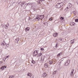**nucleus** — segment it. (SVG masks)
Returning <instances> with one entry per match:
<instances>
[{"label":"nucleus","mask_w":78,"mask_h":78,"mask_svg":"<svg viewBox=\"0 0 78 78\" xmlns=\"http://www.w3.org/2000/svg\"><path fill=\"white\" fill-rule=\"evenodd\" d=\"M4 27L6 28V29H8V26H9V24H8V23H7V25H5Z\"/></svg>","instance_id":"10"},{"label":"nucleus","mask_w":78,"mask_h":78,"mask_svg":"<svg viewBox=\"0 0 78 78\" xmlns=\"http://www.w3.org/2000/svg\"><path fill=\"white\" fill-rule=\"evenodd\" d=\"M53 63V62L52 61H49V64H50V65H51V64Z\"/></svg>","instance_id":"21"},{"label":"nucleus","mask_w":78,"mask_h":78,"mask_svg":"<svg viewBox=\"0 0 78 78\" xmlns=\"http://www.w3.org/2000/svg\"><path fill=\"white\" fill-rule=\"evenodd\" d=\"M63 5H64V3H61L56 5L55 6V7L57 8H61Z\"/></svg>","instance_id":"1"},{"label":"nucleus","mask_w":78,"mask_h":78,"mask_svg":"<svg viewBox=\"0 0 78 78\" xmlns=\"http://www.w3.org/2000/svg\"><path fill=\"white\" fill-rule=\"evenodd\" d=\"M44 50V49L43 48H41V51H43V50Z\"/></svg>","instance_id":"39"},{"label":"nucleus","mask_w":78,"mask_h":78,"mask_svg":"<svg viewBox=\"0 0 78 78\" xmlns=\"http://www.w3.org/2000/svg\"><path fill=\"white\" fill-rule=\"evenodd\" d=\"M49 20H52V18H51L49 19Z\"/></svg>","instance_id":"43"},{"label":"nucleus","mask_w":78,"mask_h":78,"mask_svg":"<svg viewBox=\"0 0 78 78\" xmlns=\"http://www.w3.org/2000/svg\"><path fill=\"white\" fill-rule=\"evenodd\" d=\"M7 45H8V46H9V44H7Z\"/></svg>","instance_id":"46"},{"label":"nucleus","mask_w":78,"mask_h":78,"mask_svg":"<svg viewBox=\"0 0 78 78\" xmlns=\"http://www.w3.org/2000/svg\"><path fill=\"white\" fill-rule=\"evenodd\" d=\"M30 77L31 78H34V76L32 75H31V76H30Z\"/></svg>","instance_id":"34"},{"label":"nucleus","mask_w":78,"mask_h":78,"mask_svg":"<svg viewBox=\"0 0 78 78\" xmlns=\"http://www.w3.org/2000/svg\"><path fill=\"white\" fill-rule=\"evenodd\" d=\"M3 64V62L2 61H0V65H2Z\"/></svg>","instance_id":"37"},{"label":"nucleus","mask_w":78,"mask_h":78,"mask_svg":"<svg viewBox=\"0 0 78 78\" xmlns=\"http://www.w3.org/2000/svg\"><path fill=\"white\" fill-rule=\"evenodd\" d=\"M40 62H42V60L41 59V60H40Z\"/></svg>","instance_id":"42"},{"label":"nucleus","mask_w":78,"mask_h":78,"mask_svg":"<svg viewBox=\"0 0 78 78\" xmlns=\"http://www.w3.org/2000/svg\"><path fill=\"white\" fill-rule=\"evenodd\" d=\"M41 76L42 77H46L47 76V73H44Z\"/></svg>","instance_id":"6"},{"label":"nucleus","mask_w":78,"mask_h":78,"mask_svg":"<svg viewBox=\"0 0 78 78\" xmlns=\"http://www.w3.org/2000/svg\"><path fill=\"white\" fill-rule=\"evenodd\" d=\"M70 24L72 26H73V25H75V23H74L73 22H70Z\"/></svg>","instance_id":"12"},{"label":"nucleus","mask_w":78,"mask_h":78,"mask_svg":"<svg viewBox=\"0 0 78 78\" xmlns=\"http://www.w3.org/2000/svg\"><path fill=\"white\" fill-rule=\"evenodd\" d=\"M27 4H25L24 5V7H23V8L24 9H25L26 8H27Z\"/></svg>","instance_id":"16"},{"label":"nucleus","mask_w":78,"mask_h":78,"mask_svg":"<svg viewBox=\"0 0 78 78\" xmlns=\"http://www.w3.org/2000/svg\"><path fill=\"white\" fill-rule=\"evenodd\" d=\"M62 55V54L61 52L60 53H59L57 55L58 56H59L60 55Z\"/></svg>","instance_id":"30"},{"label":"nucleus","mask_w":78,"mask_h":78,"mask_svg":"<svg viewBox=\"0 0 78 78\" xmlns=\"http://www.w3.org/2000/svg\"><path fill=\"white\" fill-rule=\"evenodd\" d=\"M40 15L39 16H37L36 18V20H40V18L39 17H40Z\"/></svg>","instance_id":"11"},{"label":"nucleus","mask_w":78,"mask_h":78,"mask_svg":"<svg viewBox=\"0 0 78 78\" xmlns=\"http://www.w3.org/2000/svg\"><path fill=\"white\" fill-rule=\"evenodd\" d=\"M30 19H31V18H30V17H29V18L28 20H29Z\"/></svg>","instance_id":"44"},{"label":"nucleus","mask_w":78,"mask_h":78,"mask_svg":"<svg viewBox=\"0 0 78 78\" xmlns=\"http://www.w3.org/2000/svg\"><path fill=\"white\" fill-rule=\"evenodd\" d=\"M48 23L47 22H45L44 23V25H45V26H47V25H48Z\"/></svg>","instance_id":"18"},{"label":"nucleus","mask_w":78,"mask_h":78,"mask_svg":"<svg viewBox=\"0 0 78 78\" xmlns=\"http://www.w3.org/2000/svg\"><path fill=\"white\" fill-rule=\"evenodd\" d=\"M2 45H1V46H2Z\"/></svg>","instance_id":"48"},{"label":"nucleus","mask_w":78,"mask_h":78,"mask_svg":"<svg viewBox=\"0 0 78 78\" xmlns=\"http://www.w3.org/2000/svg\"><path fill=\"white\" fill-rule=\"evenodd\" d=\"M5 61V60H4V62Z\"/></svg>","instance_id":"49"},{"label":"nucleus","mask_w":78,"mask_h":78,"mask_svg":"<svg viewBox=\"0 0 78 78\" xmlns=\"http://www.w3.org/2000/svg\"><path fill=\"white\" fill-rule=\"evenodd\" d=\"M1 70H4V68H3V67H1Z\"/></svg>","instance_id":"38"},{"label":"nucleus","mask_w":78,"mask_h":78,"mask_svg":"<svg viewBox=\"0 0 78 78\" xmlns=\"http://www.w3.org/2000/svg\"><path fill=\"white\" fill-rule=\"evenodd\" d=\"M74 41H75V40L74 39L71 40V41H70V44H73V43L74 42Z\"/></svg>","instance_id":"14"},{"label":"nucleus","mask_w":78,"mask_h":78,"mask_svg":"<svg viewBox=\"0 0 78 78\" xmlns=\"http://www.w3.org/2000/svg\"><path fill=\"white\" fill-rule=\"evenodd\" d=\"M2 67L3 68V69H6V66H2Z\"/></svg>","instance_id":"33"},{"label":"nucleus","mask_w":78,"mask_h":78,"mask_svg":"<svg viewBox=\"0 0 78 78\" xmlns=\"http://www.w3.org/2000/svg\"><path fill=\"white\" fill-rule=\"evenodd\" d=\"M40 1H41V2H42L43 1H42V0H40Z\"/></svg>","instance_id":"45"},{"label":"nucleus","mask_w":78,"mask_h":78,"mask_svg":"<svg viewBox=\"0 0 78 78\" xmlns=\"http://www.w3.org/2000/svg\"><path fill=\"white\" fill-rule=\"evenodd\" d=\"M75 21L76 22H78V19L75 20Z\"/></svg>","instance_id":"32"},{"label":"nucleus","mask_w":78,"mask_h":78,"mask_svg":"<svg viewBox=\"0 0 78 78\" xmlns=\"http://www.w3.org/2000/svg\"><path fill=\"white\" fill-rule=\"evenodd\" d=\"M34 51L35 52V54L36 55H37V54H38L39 53V50H35Z\"/></svg>","instance_id":"7"},{"label":"nucleus","mask_w":78,"mask_h":78,"mask_svg":"<svg viewBox=\"0 0 78 78\" xmlns=\"http://www.w3.org/2000/svg\"><path fill=\"white\" fill-rule=\"evenodd\" d=\"M9 56H6L5 58H3V60L4 61V59H5V60L6 59H7V58H8Z\"/></svg>","instance_id":"20"},{"label":"nucleus","mask_w":78,"mask_h":78,"mask_svg":"<svg viewBox=\"0 0 78 78\" xmlns=\"http://www.w3.org/2000/svg\"><path fill=\"white\" fill-rule=\"evenodd\" d=\"M20 3H21V7H23V5H25V2H20Z\"/></svg>","instance_id":"4"},{"label":"nucleus","mask_w":78,"mask_h":78,"mask_svg":"<svg viewBox=\"0 0 78 78\" xmlns=\"http://www.w3.org/2000/svg\"><path fill=\"white\" fill-rule=\"evenodd\" d=\"M60 20H63V19H64V18H63L62 17H61L60 18Z\"/></svg>","instance_id":"36"},{"label":"nucleus","mask_w":78,"mask_h":78,"mask_svg":"<svg viewBox=\"0 0 78 78\" xmlns=\"http://www.w3.org/2000/svg\"><path fill=\"white\" fill-rule=\"evenodd\" d=\"M14 76H11L9 77V78H14Z\"/></svg>","instance_id":"27"},{"label":"nucleus","mask_w":78,"mask_h":78,"mask_svg":"<svg viewBox=\"0 0 78 78\" xmlns=\"http://www.w3.org/2000/svg\"><path fill=\"white\" fill-rule=\"evenodd\" d=\"M37 2L38 3V4L41 3V1H40V0H39L38 1H37Z\"/></svg>","instance_id":"31"},{"label":"nucleus","mask_w":78,"mask_h":78,"mask_svg":"<svg viewBox=\"0 0 78 78\" xmlns=\"http://www.w3.org/2000/svg\"><path fill=\"white\" fill-rule=\"evenodd\" d=\"M59 40H60V41H62V38H59Z\"/></svg>","instance_id":"40"},{"label":"nucleus","mask_w":78,"mask_h":78,"mask_svg":"<svg viewBox=\"0 0 78 78\" xmlns=\"http://www.w3.org/2000/svg\"><path fill=\"white\" fill-rule=\"evenodd\" d=\"M58 72V71H57V70L55 71H54L53 73L54 74H56V72Z\"/></svg>","instance_id":"28"},{"label":"nucleus","mask_w":78,"mask_h":78,"mask_svg":"<svg viewBox=\"0 0 78 78\" xmlns=\"http://www.w3.org/2000/svg\"><path fill=\"white\" fill-rule=\"evenodd\" d=\"M1 45H2V47H3V46H4V45H6V44H4V43H3H3H2V44H1Z\"/></svg>","instance_id":"26"},{"label":"nucleus","mask_w":78,"mask_h":78,"mask_svg":"<svg viewBox=\"0 0 78 78\" xmlns=\"http://www.w3.org/2000/svg\"><path fill=\"white\" fill-rule=\"evenodd\" d=\"M70 61L69 60H68L65 63L64 65L65 66H67L69 65V64L70 63Z\"/></svg>","instance_id":"2"},{"label":"nucleus","mask_w":78,"mask_h":78,"mask_svg":"<svg viewBox=\"0 0 78 78\" xmlns=\"http://www.w3.org/2000/svg\"><path fill=\"white\" fill-rule=\"evenodd\" d=\"M73 72H74V69H73V71H71V73L70 74V75L71 76H73Z\"/></svg>","instance_id":"8"},{"label":"nucleus","mask_w":78,"mask_h":78,"mask_svg":"<svg viewBox=\"0 0 78 78\" xmlns=\"http://www.w3.org/2000/svg\"><path fill=\"white\" fill-rule=\"evenodd\" d=\"M32 75H31V74L30 73H29L28 74V76H31Z\"/></svg>","instance_id":"25"},{"label":"nucleus","mask_w":78,"mask_h":78,"mask_svg":"<svg viewBox=\"0 0 78 78\" xmlns=\"http://www.w3.org/2000/svg\"><path fill=\"white\" fill-rule=\"evenodd\" d=\"M73 14H75V15H76V12L75 11H74L73 12Z\"/></svg>","instance_id":"35"},{"label":"nucleus","mask_w":78,"mask_h":78,"mask_svg":"<svg viewBox=\"0 0 78 78\" xmlns=\"http://www.w3.org/2000/svg\"><path fill=\"white\" fill-rule=\"evenodd\" d=\"M44 56L41 57V60L44 61Z\"/></svg>","instance_id":"23"},{"label":"nucleus","mask_w":78,"mask_h":78,"mask_svg":"<svg viewBox=\"0 0 78 78\" xmlns=\"http://www.w3.org/2000/svg\"><path fill=\"white\" fill-rule=\"evenodd\" d=\"M32 63H33V64H35L36 61H34V60H32Z\"/></svg>","instance_id":"24"},{"label":"nucleus","mask_w":78,"mask_h":78,"mask_svg":"<svg viewBox=\"0 0 78 78\" xmlns=\"http://www.w3.org/2000/svg\"><path fill=\"white\" fill-rule=\"evenodd\" d=\"M57 45H58V43H57V44H56V46H55V47L56 48L57 47Z\"/></svg>","instance_id":"41"},{"label":"nucleus","mask_w":78,"mask_h":78,"mask_svg":"<svg viewBox=\"0 0 78 78\" xmlns=\"http://www.w3.org/2000/svg\"><path fill=\"white\" fill-rule=\"evenodd\" d=\"M35 53H36V52L34 51L33 55V56H34V57H36V56H37L35 54Z\"/></svg>","instance_id":"15"},{"label":"nucleus","mask_w":78,"mask_h":78,"mask_svg":"<svg viewBox=\"0 0 78 78\" xmlns=\"http://www.w3.org/2000/svg\"><path fill=\"white\" fill-rule=\"evenodd\" d=\"M53 36L54 37H56L58 36V33H55L53 34Z\"/></svg>","instance_id":"13"},{"label":"nucleus","mask_w":78,"mask_h":78,"mask_svg":"<svg viewBox=\"0 0 78 78\" xmlns=\"http://www.w3.org/2000/svg\"><path fill=\"white\" fill-rule=\"evenodd\" d=\"M42 0V1H44V0Z\"/></svg>","instance_id":"47"},{"label":"nucleus","mask_w":78,"mask_h":78,"mask_svg":"<svg viewBox=\"0 0 78 78\" xmlns=\"http://www.w3.org/2000/svg\"><path fill=\"white\" fill-rule=\"evenodd\" d=\"M42 55V53H40L38 54V56H41Z\"/></svg>","instance_id":"29"},{"label":"nucleus","mask_w":78,"mask_h":78,"mask_svg":"<svg viewBox=\"0 0 78 78\" xmlns=\"http://www.w3.org/2000/svg\"><path fill=\"white\" fill-rule=\"evenodd\" d=\"M44 66L45 67H46V68L48 67V65H47V63L45 64Z\"/></svg>","instance_id":"19"},{"label":"nucleus","mask_w":78,"mask_h":78,"mask_svg":"<svg viewBox=\"0 0 78 78\" xmlns=\"http://www.w3.org/2000/svg\"><path fill=\"white\" fill-rule=\"evenodd\" d=\"M72 6V4L70 3H69L67 7H66V8L68 9L70 8Z\"/></svg>","instance_id":"3"},{"label":"nucleus","mask_w":78,"mask_h":78,"mask_svg":"<svg viewBox=\"0 0 78 78\" xmlns=\"http://www.w3.org/2000/svg\"><path fill=\"white\" fill-rule=\"evenodd\" d=\"M30 30V28L27 27L25 29V31L26 32H27V31H28Z\"/></svg>","instance_id":"9"},{"label":"nucleus","mask_w":78,"mask_h":78,"mask_svg":"<svg viewBox=\"0 0 78 78\" xmlns=\"http://www.w3.org/2000/svg\"><path fill=\"white\" fill-rule=\"evenodd\" d=\"M15 40L16 41H17V42H18L19 41V38H16V39Z\"/></svg>","instance_id":"22"},{"label":"nucleus","mask_w":78,"mask_h":78,"mask_svg":"<svg viewBox=\"0 0 78 78\" xmlns=\"http://www.w3.org/2000/svg\"><path fill=\"white\" fill-rule=\"evenodd\" d=\"M39 16L40 17L41 19H44V15H40Z\"/></svg>","instance_id":"17"},{"label":"nucleus","mask_w":78,"mask_h":78,"mask_svg":"<svg viewBox=\"0 0 78 78\" xmlns=\"http://www.w3.org/2000/svg\"><path fill=\"white\" fill-rule=\"evenodd\" d=\"M27 5H28V6H30L32 8L33 5H33V3H30V2H29V3L27 4Z\"/></svg>","instance_id":"5"}]
</instances>
